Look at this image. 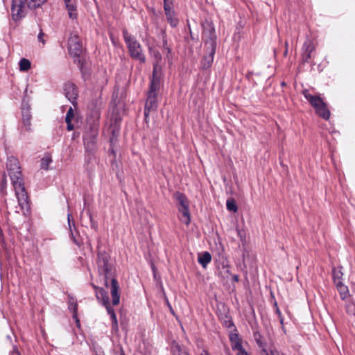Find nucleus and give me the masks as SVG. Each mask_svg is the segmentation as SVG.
<instances>
[{
	"label": "nucleus",
	"instance_id": "nucleus-1",
	"mask_svg": "<svg viewBox=\"0 0 355 355\" xmlns=\"http://www.w3.org/2000/svg\"><path fill=\"white\" fill-rule=\"evenodd\" d=\"M7 170L15 191L19 206L21 209L28 206V196L24 186L22 174L19 161L14 157L8 158Z\"/></svg>",
	"mask_w": 355,
	"mask_h": 355
},
{
	"label": "nucleus",
	"instance_id": "nucleus-2",
	"mask_svg": "<svg viewBox=\"0 0 355 355\" xmlns=\"http://www.w3.org/2000/svg\"><path fill=\"white\" fill-rule=\"evenodd\" d=\"M123 35L130 57L141 63H144L146 57L139 42L125 29L123 31Z\"/></svg>",
	"mask_w": 355,
	"mask_h": 355
},
{
	"label": "nucleus",
	"instance_id": "nucleus-3",
	"mask_svg": "<svg viewBox=\"0 0 355 355\" xmlns=\"http://www.w3.org/2000/svg\"><path fill=\"white\" fill-rule=\"evenodd\" d=\"M302 94L304 98L314 107L315 112L319 116L322 117L324 119H329L330 116V112L327 107V105L323 102L320 97L311 95L307 89L304 90Z\"/></svg>",
	"mask_w": 355,
	"mask_h": 355
},
{
	"label": "nucleus",
	"instance_id": "nucleus-4",
	"mask_svg": "<svg viewBox=\"0 0 355 355\" xmlns=\"http://www.w3.org/2000/svg\"><path fill=\"white\" fill-rule=\"evenodd\" d=\"M98 270L100 275L105 279V284L107 286V279L112 277V265L109 261V255L105 252H99L97 259Z\"/></svg>",
	"mask_w": 355,
	"mask_h": 355
},
{
	"label": "nucleus",
	"instance_id": "nucleus-5",
	"mask_svg": "<svg viewBox=\"0 0 355 355\" xmlns=\"http://www.w3.org/2000/svg\"><path fill=\"white\" fill-rule=\"evenodd\" d=\"M28 8L26 0H12L10 8L12 19L17 21L25 17Z\"/></svg>",
	"mask_w": 355,
	"mask_h": 355
},
{
	"label": "nucleus",
	"instance_id": "nucleus-6",
	"mask_svg": "<svg viewBox=\"0 0 355 355\" xmlns=\"http://www.w3.org/2000/svg\"><path fill=\"white\" fill-rule=\"evenodd\" d=\"M205 44L207 46L208 55H205L202 60L201 65L203 69H208L211 67L214 60V55L216 46V42L213 39H210L209 42H206Z\"/></svg>",
	"mask_w": 355,
	"mask_h": 355
},
{
	"label": "nucleus",
	"instance_id": "nucleus-7",
	"mask_svg": "<svg viewBox=\"0 0 355 355\" xmlns=\"http://www.w3.org/2000/svg\"><path fill=\"white\" fill-rule=\"evenodd\" d=\"M69 51L73 56H79L82 53L83 45L77 35H71L69 38Z\"/></svg>",
	"mask_w": 355,
	"mask_h": 355
},
{
	"label": "nucleus",
	"instance_id": "nucleus-8",
	"mask_svg": "<svg viewBox=\"0 0 355 355\" xmlns=\"http://www.w3.org/2000/svg\"><path fill=\"white\" fill-rule=\"evenodd\" d=\"M21 114H22V126H21V133L24 134V132H28L31 130V108L28 104L23 103L21 107Z\"/></svg>",
	"mask_w": 355,
	"mask_h": 355
},
{
	"label": "nucleus",
	"instance_id": "nucleus-9",
	"mask_svg": "<svg viewBox=\"0 0 355 355\" xmlns=\"http://www.w3.org/2000/svg\"><path fill=\"white\" fill-rule=\"evenodd\" d=\"M157 94L156 92L149 91L144 110L145 116L148 117L150 112L155 111L157 109Z\"/></svg>",
	"mask_w": 355,
	"mask_h": 355
},
{
	"label": "nucleus",
	"instance_id": "nucleus-10",
	"mask_svg": "<svg viewBox=\"0 0 355 355\" xmlns=\"http://www.w3.org/2000/svg\"><path fill=\"white\" fill-rule=\"evenodd\" d=\"M64 94L68 100L73 105L76 103V98L78 96V92L76 85L73 83H66L64 85Z\"/></svg>",
	"mask_w": 355,
	"mask_h": 355
},
{
	"label": "nucleus",
	"instance_id": "nucleus-11",
	"mask_svg": "<svg viewBox=\"0 0 355 355\" xmlns=\"http://www.w3.org/2000/svg\"><path fill=\"white\" fill-rule=\"evenodd\" d=\"M98 135V127L96 124L92 125L89 130H86L83 135L84 143L89 146L94 144V141Z\"/></svg>",
	"mask_w": 355,
	"mask_h": 355
},
{
	"label": "nucleus",
	"instance_id": "nucleus-12",
	"mask_svg": "<svg viewBox=\"0 0 355 355\" xmlns=\"http://www.w3.org/2000/svg\"><path fill=\"white\" fill-rule=\"evenodd\" d=\"M162 68L155 64L153 67V78L151 80L149 91L156 92L160 85V73Z\"/></svg>",
	"mask_w": 355,
	"mask_h": 355
},
{
	"label": "nucleus",
	"instance_id": "nucleus-13",
	"mask_svg": "<svg viewBox=\"0 0 355 355\" xmlns=\"http://www.w3.org/2000/svg\"><path fill=\"white\" fill-rule=\"evenodd\" d=\"M218 275L223 279H228L231 275L230 265L226 258H223L218 266Z\"/></svg>",
	"mask_w": 355,
	"mask_h": 355
},
{
	"label": "nucleus",
	"instance_id": "nucleus-14",
	"mask_svg": "<svg viewBox=\"0 0 355 355\" xmlns=\"http://www.w3.org/2000/svg\"><path fill=\"white\" fill-rule=\"evenodd\" d=\"M69 18L76 19L78 16L76 0H64Z\"/></svg>",
	"mask_w": 355,
	"mask_h": 355
},
{
	"label": "nucleus",
	"instance_id": "nucleus-15",
	"mask_svg": "<svg viewBox=\"0 0 355 355\" xmlns=\"http://www.w3.org/2000/svg\"><path fill=\"white\" fill-rule=\"evenodd\" d=\"M119 286L118 282L114 278L112 279L110 293L112 297V304L117 305L119 303L120 296L119 294Z\"/></svg>",
	"mask_w": 355,
	"mask_h": 355
},
{
	"label": "nucleus",
	"instance_id": "nucleus-16",
	"mask_svg": "<svg viewBox=\"0 0 355 355\" xmlns=\"http://www.w3.org/2000/svg\"><path fill=\"white\" fill-rule=\"evenodd\" d=\"M315 46L310 40H306L303 45V59L304 62H309L311 57V53L314 51Z\"/></svg>",
	"mask_w": 355,
	"mask_h": 355
},
{
	"label": "nucleus",
	"instance_id": "nucleus-17",
	"mask_svg": "<svg viewBox=\"0 0 355 355\" xmlns=\"http://www.w3.org/2000/svg\"><path fill=\"white\" fill-rule=\"evenodd\" d=\"M94 288H95L96 298L98 300H101L103 304H107L110 300L107 292L102 288H99L95 286H94Z\"/></svg>",
	"mask_w": 355,
	"mask_h": 355
},
{
	"label": "nucleus",
	"instance_id": "nucleus-18",
	"mask_svg": "<svg viewBox=\"0 0 355 355\" xmlns=\"http://www.w3.org/2000/svg\"><path fill=\"white\" fill-rule=\"evenodd\" d=\"M173 355H189L184 347L180 346L178 343L173 342L171 346Z\"/></svg>",
	"mask_w": 355,
	"mask_h": 355
},
{
	"label": "nucleus",
	"instance_id": "nucleus-19",
	"mask_svg": "<svg viewBox=\"0 0 355 355\" xmlns=\"http://www.w3.org/2000/svg\"><path fill=\"white\" fill-rule=\"evenodd\" d=\"M336 286L340 293V298L343 300H346L349 297V290L347 286L343 284L341 281L336 283Z\"/></svg>",
	"mask_w": 355,
	"mask_h": 355
},
{
	"label": "nucleus",
	"instance_id": "nucleus-20",
	"mask_svg": "<svg viewBox=\"0 0 355 355\" xmlns=\"http://www.w3.org/2000/svg\"><path fill=\"white\" fill-rule=\"evenodd\" d=\"M175 198L178 200V210L184 208L189 207V202L186 196L181 193H176Z\"/></svg>",
	"mask_w": 355,
	"mask_h": 355
},
{
	"label": "nucleus",
	"instance_id": "nucleus-21",
	"mask_svg": "<svg viewBox=\"0 0 355 355\" xmlns=\"http://www.w3.org/2000/svg\"><path fill=\"white\" fill-rule=\"evenodd\" d=\"M148 51L150 56L154 58L153 67H155V64H158V67H161L162 55L160 53L152 46L148 47Z\"/></svg>",
	"mask_w": 355,
	"mask_h": 355
},
{
	"label": "nucleus",
	"instance_id": "nucleus-22",
	"mask_svg": "<svg viewBox=\"0 0 355 355\" xmlns=\"http://www.w3.org/2000/svg\"><path fill=\"white\" fill-rule=\"evenodd\" d=\"M198 261L199 263L204 268H207V265L211 261V256L209 252H205L202 254L198 256Z\"/></svg>",
	"mask_w": 355,
	"mask_h": 355
},
{
	"label": "nucleus",
	"instance_id": "nucleus-23",
	"mask_svg": "<svg viewBox=\"0 0 355 355\" xmlns=\"http://www.w3.org/2000/svg\"><path fill=\"white\" fill-rule=\"evenodd\" d=\"M179 211L181 214L179 216L180 220H181L182 223L188 225L191 221L189 207L179 209Z\"/></svg>",
	"mask_w": 355,
	"mask_h": 355
},
{
	"label": "nucleus",
	"instance_id": "nucleus-24",
	"mask_svg": "<svg viewBox=\"0 0 355 355\" xmlns=\"http://www.w3.org/2000/svg\"><path fill=\"white\" fill-rule=\"evenodd\" d=\"M103 305L105 306L108 314L111 317V320H112V328H116V329L118 327V322H117L116 315V314L114 313V309L110 306V302L107 304H103Z\"/></svg>",
	"mask_w": 355,
	"mask_h": 355
},
{
	"label": "nucleus",
	"instance_id": "nucleus-25",
	"mask_svg": "<svg viewBox=\"0 0 355 355\" xmlns=\"http://www.w3.org/2000/svg\"><path fill=\"white\" fill-rule=\"evenodd\" d=\"M230 340L231 342L232 348H238L239 346L241 345V339L240 338L237 333H231L230 334Z\"/></svg>",
	"mask_w": 355,
	"mask_h": 355
},
{
	"label": "nucleus",
	"instance_id": "nucleus-26",
	"mask_svg": "<svg viewBox=\"0 0 355 355\" xmlns=\"http://www.w3.org/2000/svg\"><path fill=\"white\" fill-rule=\"evenodd\" d=\"M52 162V159L50 155L46 154L40 161V168L42 169L48 170L49 166Z\"/></svg>",
	"mask_w": 355,
	"mask_h": 355
},
{
	"label": "nucleus",
	"instance_id": "nucleus-27",
	"mask_svg": "<svg viewBox=\"0 0 355 355\" xmlns=\"http://www.w3.org/2000/svg\"><path fill=\"white\" fill-rule=\"evenodd\" d=\"M69 309L73 311V318L76 320L77 324L79 323V320H78L77 317V309H78V304L74 301L73 299H70L69 302Z\"/></svg>",
	"mask_w": 355,
	"mask_h": 355
},
{
	"label": "nucleus",
	"instance_id": "nucleus-28",
	"mask_svg": "<svg viewBox=\"0 0 355 355\" xmlns=\"http://www.w3.org/2000/svg\"><path fill=\"white\" fill-rule=\"evenodd\" d=\"M27 6L31 8H36L44 4L46 0H26Z\"/></svg>",
	"mask_w": 355,
	"mask_h": 355
},
{
	"label": "nucleus",
	"instance_id": "nucleus-29",
	"mask_svg": "<svg viewBox=\"0 0 355 355\" xmlns=\"http://www.w3.org/2000/svg\"><path fill=\"white\" fill-rule=\"evenodd\" d=\"M30 68H31V62L28 60H27L26 58H22L19 61L20 71H28Z\"/></svg>",
	"mask_w": 355,
	"mask_h": 355
},
{
	"label": "nucleus",
	"instance_id": "nucleus-30",
	"mask_svg": "<svg viewBox=\"0 0 355 355\" xmlns=\"http://www.w3.org/2000/svg\"><path fill=\"white\" fill-rule=\"evenodd\" d=\"M167 20L172 27H175L178 23V19L175 17V12L166 14Z\"/></svg>",
	"mask_w": 355,
	"mask_h": 355
},
{
	"label": "nucleus",
	"instance_id": "nucleus-31",
	"mask_svg": "<svg viewBox=\"0 0 355 355\" xmlns=\"http://www.w3.org/2000/svg\"><path fill=\"white\" fill-rule=\"evenodd\" d=\"M227 209L229 211L236 212L237 211V206L233 200H228L226 203Z\"/></svg>",
	"mask_w": 355,
	"mask_h": 355
},
{
	"label": "nucleus",
	"instance_id": "nucleus-32",
	"mask_svg": "<svg viewBox=\"0 0 355 355\" xmlns=\"http://www.w3.org/2000/svg\"><path fill=\"white\" fill-rule=\"evenodd\" d=\"M343 275V273L340 270H333V278L334 281V284H336L338 281H340V278Z\"/></svg>",
	"mask_w": 355,
	"mask_h": 355
},
{
	"label": "nucleus",
	"instance_id": "nucleus-33",
	"mask_svg": "<svg viewBox=\"0 0 355 355\" xmlns=\"http://www.w3.org/2000/svg\"><path fill=\"white\" fill-rule=\"evenodd\" d=\"M261 353L262 355H283L276 349H270V351H268L266 349H263Z\"/></svg>",
	"mask_w": 355,
	"mask_h": 355
},
{
	"label": "nucleus",
	"instance_id": "nucleus-34",
	"mask_svg": "<svg viewBox=\"0 0 355 355\" xmlns=\"http://www.w3.org/2000/svg\"><path fill=\"white\" fill-rule=\"evenodd\" d=\"M164 8L165 10V14H167V13L170 14V12H173L174 10L172 9L170 3H168L167 0H164Z\"/></svg>",
	"mask_w": 355,
	"mask_h": 355
},
{
	"label": "nucleus",
	"instance_id": "nucleus-35",
	"mask_svg": "<svg viewBox=\"0 0 355 355\" xmlns=\"http://www.w3.org/2000/svg\"><path fill=\"white\" fill-rule=\"evenodd\" d=\"M73 116H74L73 110L71 107H69V109L67 111V115L65 117V121H71Z\"/></svg>",
	"mask_w": 355,
	"mask_h": 355
},
{
	"label": "nucleus",
	"instance_id": "nucleus-36",
	"mask_svg": "<svg viewBox=\"0 0 355 355\" xmlns=\"http://www.w3.org/2000/svg\"><path fill=\"white\" fill-rule=\"evenodd\" d=\"M234 351H237V355H245L247 352L243 349L242 345L239 346L238 348L233 349Z\"/></svg>",
	"mask_w": 355,
	"mask_h": 355
},
{
	"label": "nucleus",
	"instance_id": "nucleus-37",
	"mask_svg": "<svg viewBox=\"0 0 355 355\" xmlns=\"http://www.w3.org/2000/svg\"><path fill=\"white\" fill-rule=\"evenodd\" d=\"M43 36H44V33L42 32V31L41 30L40 32L38 34V36H37V38H38V40L41 42H42L44 44H45V41L43 39Z\"/></svg>",
	"mask_w": 355,
	"mask_h": 355
},
{
	"label": "nucleus",
	"instance_id": "nucleus-38",
	"mask_svg": "<svg viewBox=\"0 0 355 355\" xmlns=\"http://www.w3.org/2000/svg\"><path fill=\"white\" fill-rule=\"evenodd\" d=\"M6 178L5 175H3V177L1 183V191H3L4 189V188L6 187Z\"/></svg>",
	"mask_w": 355,
	"mask_h": 355
},
{
	"label": "nucleus",
	"instance_id": "nucleus-39",
	"mask_svg": "<svg viewBox=\"0 0 355 355\" xmlns=\"http://www.w3.org/2000/svg\"><path fill=\"white\" fill-rule=\"evenodd\" d=\"M67 124V130L71 131L73 129V125L71 123V121H65Z\"/></svg>",
	"mask_w": 355,
	"mask_h": 355
},
{
	"label": "nucleus",
	"instance_id": "nucleus-40",
	"mask_svg": "<svg viewBox=\"0 0 355 355\" xmlns=\"http://www.w3.org/2000/svg\"><path fill=\"white\" fill-rule=\"evenodd\" d=\"M276 312L279 315V320H280L281 324H283V318L282 317V314L280 313V311H279V309L278 308H277Z\"/></svg>",
	"mask_w": 355,
	"mask_h": 355
},
{
	"label": "nucleus",
	"instance_id": "nucleus-41",
	"mask_svg": "<svg viewBox=\"0 0 355 355\" xmlns=\"http://www.w3.org/2000/svg\"><path fill=\"white\" fill-rule=\"evenodd\" d=\"M70 216H71V214H68L67 218H68L69 226V228H70V230H71V236L73 237V232H72V230H71V225Z\"/></svg>",
	"mask_w": 355,
	"mask_h": 355
},
{
	"label": "nucleus",
	"instance_id": "nucleus-42",
	"mask_svg": "<svg viewBox=\"0 0 355 355\" xmlns=\"http://www.w3.org/2000/svg\"><path fill=\"white\" fill-rule=\"evenodd\" d=\"M232 279L234 282H237L239 281V276L237 275H232Z\"/></svg>",
	"mask_w": 355,
	"mask_h": 355
},
{
	"label": "nucleus",
	"instance_id": "nucleus-43",
	"mask_svg": "<svg viewBox=\"0 0 355 355\" xmlns=\"http://www.w3.org/2000/svg\"><path fill=\"white\" fill-rule=\"evenodd\" d=\"M10 355H20L19 352L17 349H14L10 352Z\"/></svg>",
	"mask_w": 355,
	"mask_h": 355
},
{
	"label": "nucleus",
	"instance_id": "nucleus-44",
	"mask_svg": "<svg viewBox=\"0 0 355 355\" xmlns=\"http://www.w3.org/2000/svg\"><path fill=\"white\" fill-rule=\"evenodd\" d=\"M166 44H167V42L165 41L164 43V46H165Z\"/></svg>",
	"mask_w": 355,
	"mask_h": 355
},
{
	"label": "nucleus",
	"instance_id": "nucleus-45",
	"mask_svg": "<svg viewBox=\"0 0 355 355\" xmlns=\"http://www.w3.org/2000/svg\"><path fill=\"white\" fill-rule=\"evenodd\" d=\"M121 355H125V354H124V353H123V352H122V353L121 354Z\"/></svg>",
	"mask_w": 355,
	"mask_h": 355
},
{
	"label": "nucleus",
	"instance_id": "nucleus-46",
	"mask_svg": "<svg viewBox=\"0 0 355 355\" xmlns=\"http://www.w3.org/2000/svg\"><path fill=\"white\" fill-rule=\"evenodd\" d=\"M206 355H208V354L206 352Z\"/></svg>",
	"mask_w": 355,
	"mask_h": 355
}]
</instances>
